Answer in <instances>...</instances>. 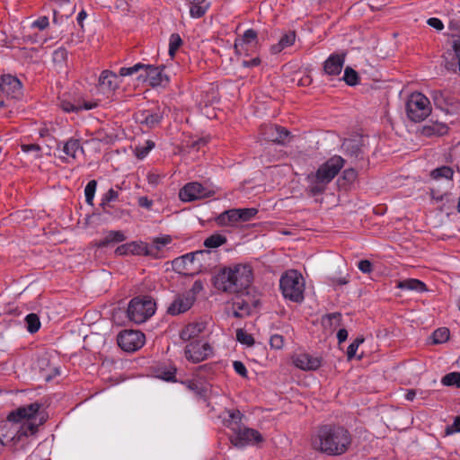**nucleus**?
I'll list each match as a JSON object with an SVG mask.
<instances>
[{"label":"nucleus","instance_id":"nucleus-60","mask_svg":"<svg viewBox=\"0 0 460 460\" xmlns=\"http://www.w3.org/2000/svg\"><path fill=\"white\" fill-rule=\"evenodd\" d=\"M358 267L363 273H370L372 271V264L367 260H362L358 262Z\"/></svg>","mask_w":460,"mask_h":460},{"label":"nucleus","instance_id":"nucleus-5","mask_svg":"<svg viewBox=\"0 0 460 460\" xmlns=\"http://www.w3.org/2000/svg\"><path fill=\"white\" fill-rule=\"evenodd\" d=\"M280 289L285 298L299 303L304 299L305 281L301 273L290 270L279 280Z\"/></svg>","mask_w":460,"mask_h":460},{"label":"nucleus","instance_id":"nucleus-61","mask_svg":"<svg viewBox=\"0 0 460 460\" xmlns=\"http://www.w3.org/2000/svg\"><path fill=\"white\" fill-rule=\"evenodd\" d=\"M138 205L142 208L150 209L153 205V201L149 199L147 197L143 196L138 198Z\"/></svg>","mask_w":460,"mask_h":460},{"label":"nucleus","instance_id":"nucleus-22","mask_svg":"<svg viewBox=\"0 0 460 460\" xmlns=\"http://www.w3.org/2000/svg\"><path fill=\"white\" fill-rule=\"evenodd\" d=\"M146 249L144 242H130L118 246L115 254L118 256L146 255Z\"/></svg>","mask_w":460,"mask_h":460},{"label":"nucleus","instance_id":"nucleus-24","mask_svg":"<svg viewBox=\"0 0 460 460\" xmlns=\"http://www.w3.org/2000/svg\"><path fill=\"white\" fill-rule=\"evenodd\" d=\"M147 66H148V65L137 63L129 67H121L119 69V75L120 76H129V75H137V79L138 82L147 83L148 82V76H147L148 69H146Z\"/></svg>","mask_w":460,"mask_h":460},{"label":"nucleus","instance_id":"nucleus-8","mask_svg":"<svg viewBox=\"0 0 460 460\" xmlns=\"http://www.w3.org/2000/svg\"><path fill=\"white\" fill-rule=\"evenodd\" d=\"M117 341L123 350L136 351L145 344V334L140 331L125 330L119 332Z\"/></svg>","mask_w":460,"mask_h":460},{"label":"nucleus","instance_id":"nucleus-64","mask_svg":"<svg viewBox=\"0 0 460 460\" xmlns=\"http://www.w3.org/2000/svg\"><path fill=\"white\" fill-rule=\"evenodd\" d=\"M175 372H176L175 368H172V369L168 370L167 372L164 373L162 376V378L166 381L172 380L175 376Z\"/></svg>","mask_w":460,"mask_h":460},{"label":"nucleus","instance_id":"nucleus-14","mask_svg":"<svg viewBox=\"0 0 460 460\" xmlns=\"http://www.w3.org/2000/svg\"><path fill=\"white\" fill-rule=\"evenodd\" d=\"M173 270L182 275L193 276L199 274L196 263L191 252L186 253L172 261Z\"/></svg>","mask_w":460,"mask_h":460},{"label":"nucleus","instance_id":"nucleus-29","mask_svg":"<svg viewBox=\"0 0 460 460\" xmlns=\"http://www.w3.org/2000/svg\"><path fill=\"white\" fill-rule=\"evenodd\" d=\"M98 103L96 102H84L83 105L78 103H72L71 102L67 100H60L59 107L65 111V112H77L81 110H93L95 107H97Z\"/></svg>","mask_w":460,"mask_h":460},{"label":"nucleus","instance_id":"nucleus-58","mask_svg":"<svg viewBox=\"0 0 460 460\" xmlns=\"http://www.w3.org/2000/svg\"><path fill=\"white\" fill-rule=\"evenodd\" d=\"M233 367H234V371L241 376L245 377L247 376V369L243 362L234 361Z\"/></svg>","mask_w":460,"mask_h":460},{"label":"nucleus","instance_id":"nucleus-9","mask_svg":"<svg viewBox=\"0 0 460 460\" xmlns=\"http://www.w3.org/2000/svg\"><path fill=\"white\" fill-rule=\"evenodd\" d=\"M230 441L234 447L237 448H244L247 446L262 442L263 437L256 429L242 428L234 430V434L230 438Z\"/></svg>","mask_w":460,"mask_h":460},{"label":"nucleus","instance_id":"nucleus-15","mask_svg":"<svg viewBox=\"0 0 460 460\" xmlns=\"http://www.w3.org/2000/svg\"><path fill=\"white\" fill-rule=\"evenodd\" d=\"M0 89L11 98H18L22 94V84L18 78L11 75H4L0 78Z\"/></svg>","mask_w":460,"mask_h":460},{"label":"nucleus","instance_id":"nucleus-63","mask_svg":"<svg viewBox=\"0 0 460 460\" xmlns=\"http://www.w3.org/2000/svg\"><path fill=\"white\" fill-rule=\"evenodd\" d=\"M347 338H348L347 330H345V329L339 330V332L337 333V339L339 341V343L345 341L347 340Z\"/></svg>","mask_w":460,"mask_h":460},{"label":"nucleus","instance_id":"nucleus-36","mask_svg":"<svg viewBox=\"0 0 460 460\" xmlns=\"http://www.w3.org/2000/svg\"><path fill=\"white\" fill-rule=\"evenodd\" d=\"M257 39V33L254 30L249 29L244 31L242 38L236 39L234 42V49L236 52H240V48H243L244 44H250L255 41Z\"/></svg>","mask_w":460,"mask_h":460},{"label":"nucleus","instance_id":"nucleus-35","mask_svg":"<svg viewBox=\"0 0 460 460\" xmlns=\"http://www.w3.org/2000/svg\"><path fill=\"white\" fill-rule=\"evenodd\" d=\"M196 263V267L198 269L199 273L203 270L207 269L208 264L207 263L210 258V252L207 250H199L191 252Z\"/></svg>","mask_w":460,"mask_h":460},{"label":"nucleus","instance_id":"nucleus-43","mask_svg":"<svg viewBox=\"0 0 460 460\" xmlns=\"http://www.w3.org/2000/svg\"><path fill=\"white\" fill-rule=\"evenodd\" d=\"M22 151L31 155L32 159H39L41 157V147L36 144L22 145Z\"/></svg>","mask_w":460,"mask_h":460},{"label":"nucleus","instance_id":"nucleus-47","mask_svg":"<svg viewBox=\"0 0 460 460\" xmlns=\"http://www.w3.org/2000/svg\"><path fill=\"white\" fill-rule=\"evenodd\" d=\"M236 340L240 343L246 345L248 347L252 346L254 344L253 337L250 333L243 331V329L236 330Z\"/></svg>","mask_w":460,"mask_h":460},{"label":"nucleus","instance_id":"nucleus-7","mask_svg":"<svg viewBox=\"0 0 460 460\" xmlns=\"http://www.w3.org/2000/svg\"><path fill=\"white\" fill-rule=\"evenodd\" d=\"M408 118L412 121H422L430 113V102L429 99L420 93L411 94L406 103Z\"/></svg>","mask_w":460,"mask_h":460},{"label":"nucleus","instance_id":"nucleus-1","mask_svg":"<svg viewBox=\"0 0 460 460\" xmlns=\"http://www.w3.org/2000/svg\"><path fill=\"white\" fill-rule=\"evenodd\" d=\"M41 407L40 403L32 402L9 413L6 423L1 427L2 432L5 429L7 431L2 435L10 440L34 435L47 420Z\"/></svg>","mask_w":460,"mask_h":460},{"label":"nucleus","instance_id":"nucleus-20","mask_svg":"<svg viewBox=\"0 0 460 460\" xmlns=\"http://www.w3.org/2000/svg\"><path fill=\"white\" fill-rule=\"evenodd\" d=\"M262 135L268 141L284 144L288 137V131L279 126L270 125L263 128Z\"/></svg>","mask_w":460,"mask_h":460},{"label":"nucleus","instance_id":"nucleus-30","mask_svg":"<svg viewBox=\"0 0 460 460\" xmlns=\"http://www.w3.org/2000/svg\"><path fill=\"white\" fill-rule=\"evenodd\" d=\"M190 4V14L192 18L202 17L210 6L208 0H186Z\"/></svg>","mask_w":460,"mask_h":460},{"label":"nucleus","instance_id":"nucleus-45","mask_svg":"<svg viewBox=\"0 0 460 460\" xmlns=\"http://www.w3.org/2000/svg\"><path fill=\"white\" fill-rule=\"evenodd\" d=\"M155 147V143L151 140L146 141L144 146H137L135 149V155L137 158L143 159L147 154Z\"/></svg>","mask_w":460,"mask_h":460},{"label":"nucleus","instance_id":"nucleus-41","mask_svg":"<svg viewBox=\"0 0 460 460\" xmlns=\"http://www.w3.org/2000/svg\"><path fill=\"white\" fill-rule=\"evenodd\" d=\"M187 387L194 391L199 395H205L208 390V385L206 383H200L197 380H190L186 383Z\"/></svg>","mask_w":460,"mask_h":460},{"label":"nucleus","instance_id":"nucleus-13","mask_svg":"<svg viewBox=\"0 0 460 460\" xmlns=\"http://www.w3.org/2000/svg\"><path fill=\"white\" fill-rule=\"evenodd\" d=\"M242 295H243V293ZM245 295L247 299H245L243 296H238L233 301L231 311L232 314L236 318H243L250 315L252 309L257 305V301H252L248 296V293Z\"/></svg>","mask_w":460,"mask_h":460},{"label":"nucleus","instance_id":"nucleus-33","mask_svg":"<svg viewBox=\"0 0 460 460\" xmlns=\"http://www.w3.org/2000/svg\"><path fill=\"white\" fill-rule=\"evenodd\" d=\"M448 131V128L447 124L442 122H432L430 124H428L424 126L423 128V134L425 136L430 137V136H444Z\"/></svg>","mask_w":460,"mask_h":460},{"label":"nucleus","instance_id":"nucleus-25","mask_svg":"<svg viewBox=\"0 0 460 460\" xmlns=\"http://www.w3.org/2000/svg\"><path fill=\"white\" fill-rule=\"evenodd\" d=\"M343 65L344 56L332 54L324 62L323 70L328 75H338L341 74Z\"/></svg>","mask_w":460,"mask_h":460},{"label":"nucleus","instance_id":"nucleus-2","mask_svg":"<svg viewBox=\"0 0 460 460\" xmlns=\"http://www.w3.org/2000/svg\"><path fill=\"white\" fill-rule=\"evenodd\" d=\"M252 270L248 264H236L222 270L215 278V286L224 292L243 294L252 284Z\"/></svg>","mask_w":460,"mask_h":460},{"label":"nucleus","instance_id":"nucleus-62","mask_svg":"<svg viewBox=\"0 0 460 460\" xmlns=\"http://www.w3.org/2000/svg\"><path fill=\"white\" fill-rule=\"evenodd\" d=\"M261 64V59L259 58H254L251 60H244L242 63V66L244 67H252V66H257Z\"/></svg>","mask_w":460,"mask_h":460},{"label":"nucleus","instance_id":"nucleus-53","mask_svg":"<svg viewBox=\"0 0 460 460\" xmlns=\"http://www.w3.org/2000/svg\"><path fill=\"white\" fill-rule=\"evenodd\" d=\"M270 345L272 349H280L284 346V338L282 335L274 334L270 339Z\"/></svg>","mask_w":460,"mask_h":460},{"label":"nucleus","instance_id":"nucleus-11","mask_svg":"<svg viewBox=\"0 0 460 460\" xmlns=\"http://www.w3.org/2000/svg\"><path fill=\"white\" fill-rule=\"evenodd\" d=\"M213 353L211 346L207 342H190L185 347V358L191 363H199L208 358Z\"/></svg>","mask_w":460,"mask_h":460},{"label":"nucleus","instance_id":"nucleus-59","mask_svg":"<svg viewBox=\"0 0 460 460\" xmlns=\"http://www.w3.org/2000/svg\"><path fill=\"white\" fill-rule=\"evenodd\" d=\"M427 23L430 27L434 28L437 31H442L444 28V24H443L442 21L438 18H435V17L429 18L427 21Z\"/></svg>","mask_w":460,"mask_h":460},{"label":"nucleus","instance_id":"nucleus-34","mask_svg":"<svg viewBox=\"0 0 460 460\" xmlns=\"http://www.w3.org/2000/svg\"><path fill=\"white\" fill-rule=\"evenodd\" d=\"M296 40V34L294 31L285 33L279 40V42L271 47V51L275 54L281 52L284 49L292 46Z\"/></svg>","mask_w":460,"mask_h":460},{"label":"nucleus","instance_id":"nucleus-49","mask_svg":"<svg viewBox=\"0 0 460 460\" xmlns=\"http://www.w3.org/2000/svg\"><path fill=\"white\" fill-rule=\"evenodd\" d=\"M448 338L449 331L447 328H438L432 334L434 343L445 342L448 340Z\"/></svg>","mask_w":460,"mask_h":460},{"label":"nucleus","instance_id":"nucleus-44","mask_svg":"<svg viewBox=\"0 0 460 460\" xmlns=\"http://www.w3.org/2000/svg\"><path fill=\"white\" fill-rule=\"evenodd\" d=\"M226 242V238L221 234H213L204 241V245L208 248H217Z\"/></svg>","mask_w":460,"mask_h":460},{"label":"nucleus","instance_id":"nucleus-37","mask_svg":"<svg viewBox=\"0 0 460 460\" xmlns=\"http://www.w3.org/2000/svg\"><path fill=\"white\" fill-rule=\"evenodd\" d=\"M454 171L449 166H441L434 169L430 172V177L434 180L445 179L450 181L453 179Z\"/></svg>","mask_w":460,"mask_h":460},{"label":"nucleus","instance_id":"nucleus-38","mask_svg":"<svg viewBox=\"0 0 460 460\" xmlns=\"http://www.w3.org/2000/svg\"><path fill=\"white\" fill-rule=\"evenodd\" d=\"M227 416L224 418V423L227 428L235 430L234 425L239 423L242 420V413L238 410H231L226 411Z\"/></svg>","mask_w":460,"mask_h":460},{"label":"nucleus","instance_id":"nucleus-55","mask_svg":"<svg viewBox=\"0 0 460 460\" xmlns=\"http://www.w3.org/2000/svg\"><path fill=\"white\" fill-rule=\"evenodd\" d=\"M49 24V18L47 16H41L31 23V27L43 31Z\"/></svg>","mask_w":460,"mask_h":460},{"label":"nucleus","instance_id":"nucleus-56","mask_svg":"<svg viewBox=\"0 0 460 460\" xmlns=\"http://www.w3.org/2000/svg\"><path fill=\"white\" fill-rule=\"evenodd\" d=\"M66 57H67V52L65 49L59 48L53 52V60L55 62L64 61L66 58Z\"/></svg>","mask_w":460,"mask_h":460},{"label":"nucleus","instance_id":"nucleus-57","mask_svg":"<svg viewBox=\"0 0 460 460\" xmlns=\"http://www.w3.org/2000/svg\"><path fill=\"white\" fill-rule=\"evenodd\" d=\"M202 289H203V285H202L201 281L197 280L193 283L192 287L190 289L185 290V292L191 293L193 296L194 301H195L197 294L199 293Z\"/></svg>","mask_w":460,"mask_h":460},{"label":"nucleus","instance_id":"nucleus-12","mask_svg":"<svg viewBox=\"0 0 460 460\" xmlns=\"http://www.w3.org/2000/svg\"><path fill=\"white\" fill-rule=\"evenodd\" d=\"M194 302L191 293H186L185 291L177 293L168 306L167 313L171 315L183 314L191 308Z\"/></svg>","mask_w":460,"mask_h":460},{"label":"nucleus","instance_id":"nucleus-50","mask_svg":"<svg viewBox=\"0 0 460 460\" xmlns=\"http://www.w3.org/2000/svg\"><path fill=\"white\" fill-rule=\"evenodd\" d=\"M343 80L349 85H356L358 80V73L350 67H346L344 70Z\"/></svg>","mask_w":460,"mask_h":460},{"label":"nucleus","instance_id":"nucleus-6","mask_svg":"<svg viewBox=\"0 0 460 460\" xmlns=\"http://www.w3.org/2000/svg\"><path fill=\"white\" fill-rule=\"evenodd\" d=\"M155 310V302L150 296H137L128 303L127 315L131 322L140 324L152 317Z\"/></svg>","mask_w":460,"mask_h":460},{"label":"nucleus","instance_id":"nucleus-17","mask_svg":"<svg viewBox=\"0 0 460 460\" xmlns=\"http://www.w3.org/2000/svg\"><path fill=\"white\" fill-rule=\"evenodd\" d=\"M293 363L297 368L305 371H313L322 366V358L307 353H300L294 356Z\"/></svg>","mask_w":460,"mask_h":460},{"label":"nucleus","instance_id":"nucleus-39","mask_svg":"<svg viewBox=\"0 0 460 460\" xmlns=\"http://www.w3.org/2000/svg\"><path fill=\"white\" fill-rule=\"evenodd\" d=\"M441 384L445 386H456L460 388V372H451L444 376Z\"/></svg>","mask_w":460,"mask_h":460},{"label":"nucleus","instance_id":"nucleus-19","mask_svg":"<svg viewBox=\"0 0 460 460\" xmlns=\"http://www.w3.org/2000/svg\"><path fill=\"white\" fill-rule=\"evenodd\" d=\"M118 85L119 82L116 74L109 70H104L102 72L98 82L100 92L104 94H109L112 93L118 87Z\"/></svg>","mask_w":460,"mask_h":460},{"label":"nucleus","instance_id":"nucleus-48","mask_svg":"<svg viewBox=\"0 0 460 460\" xmlns=\"http://www.w3.org/2000/svg\"><path fill=\"white\" fill-rule=\"evenodd\" d=\"M181 39L179 34L173 33L170 36L169 39V55L172 58L175 55V52L181 45Z\"/></svg>","mask_w":460,"mask_h":460},{"label":"nucleus","instance_id":"nucleus-28","mask_svg":"<svg viewBox=\"0 0 460 460\" xmlns=\"http://www.w3.org/2000/svg\"><path fill=\"white\" fill-rule=\"evenodd\" d=\"M148 84L151 86H159L169 81V78L163 73V69L157 66L148 65Z\"/></svg>","mask_w":460,"mask_h":460},{"label":"nucleus","instance_id":"nucleus-42","mask_svg":"<svg viewBox=\"0 0 460 460\" xmlns=\"http://www.w3.org/2000/svg\"><path fill=\"white\" fill-rule=\"evenodd\" d=\"M97 188V181L95 180L90 181L84 188L85 201L88 205H93V199Z\"/></svg>","mask_w":460,"mask_h":460},{"label":"nucleus","instance_id":"nucleus-40","mask_svg":"<svg viewBox=\"0 0 460 460\" xmlns=\"http://www.w3.org/2000/svg\"><path fill=\"white\" fill-rule=\"evenodd\" d=\"M27 330L31 333H34L40 328V321L36 314H30L25 317Z\"/></svg>","mask_w":460,"mask_h":460},{"label":"nucleus","instance_id":"nucleus-31","mask_svg":"<svg viewBox=\"0 0 460 460\" xmlns=\"http://www.w3.org/2000/svg\"><path fill=\"white\" fill-rule=\"evenodd\" d=\"M126 240V235L122 231L111 230L105 233L103 238L99 242V247H106L110 244L121 243Z\"/></svg>","mask_w":460,"mask_h":460},{"label":"nucleus","instance_id":"nucleus-27","mask_svg":"<svg viewBox=\"0 0 460 460\" xmlns=\"http://www.w3.org/2000/svg\"><path fill=\"white\" fill-rule=\"evenodd\" d=\"M207 326V323L204 321H198L188 324L181 332V338L184 341H189L197 338L202 333Z\"/></svg>","mask_w":460,"mask_h":460},{"label":"nucleus","instance_id":"nucleus-18","mask_svg":"<svg viewBox=\"0 0 460 460\" xmlns=\"http://www.w3.org/2000/svg\"><path fill=\"white\" fill-rule=\"evenodd\" d=\"M163 119V112L160 108L140 110L136 113V119L140 124L153 128L160 123Z\"/></svg>","mask_w":460,"mask_h":460},{"label":"nucleus","instance_id":"nucleus-21","mask_svg":"<svg viewBox=\"0 0 460 460\" xmlns=\"http://www.w3.org/2000/svg\"><path fill=\"white\" fill-rule=\"evenodd\" d=\"M171 242L172 238L169 235L155 238L150 244L146 243V255L154 258L161 257L164 248Z\"/></svg>","mask_w":460,"mask_h":460},{"label":"nucleus","instance_id":"nucleus-10","mask_svg":"<svg viewBox=\"0 0 460 460\" xmlns=\"http://www.w3.org/2000/svg\"><path fill=\"white\" fill-rule=\"evenodd\" d=\"M214 194V190L204 187L199 182L194 181L184 185L179 192V197L181 200L184 202H190L196 199L208 198Z\"/></svg>","mask_w":460,"mask_h":460},{"label":"nucleus","instance_id":"nucleus-16","mask_svg":"<svg viewBox=\"0 0 460 460\" xmlns=\"http://www.w3.org/2000/svg\"><path fill=\"white\" fill-rule=\"evenodd\" d=\"M58 150L63 154L59 155V158L63 162L69 163L76 158L77 153L83 151V147L78 139L72 137L64 143L58 144Z\"/></svg>","mask_w":460,"mask_h":460},{"label":"nucleus","instance_id":"nucleus-3","mask_svg":"<svg viewBox=\"0 0 460 460\" xmlns=\"http://www.w3.org/2000/svg\"><path fill=\"white\" fill-rule=\"evenodd\" d=\"M351 444L349 432L342 427H323L318 431L314 447L329 456L344 454Z\"/></svg>","mask_w":460,"mask_h":460},{"label":"nucleus","instance_id":"nucleus-26","mask_svg":"<svg viewBox=\"0 0 460 460\" xmlns=\"http://www.w3.org/2000/svg\"><path fill=\"white\" fill-rule=\"evenodd\" d=\"M216 223L219 226H234L239 220L238 208L226 210L216 217Z\"/></svg>","mask_w":460,"mask_h":460},{"label":"nucleus","instance_id":"nucleus-23","mask_svg":"<svg viewBox=\"0 0 460 460\" xmlns=\"http://www.w3.org/2000/svg\"><path fill=\"white\" fill-rule=\"evenodd\" d=\"M453 53L448 52L445 57V66L448 70L460 73V38L455 39L452 44Z\"/></svg>","mask_w":460,"mask_h":460},{"label":"nucleus","instance_id":"nucleus-32","mask_svg":"<svg viewBox=\"0 0 460 460\" xmlns=\"http://www.w3.org/2000/svg\"><path fill=\"white\" fill-rule=\"evenodd\" d=\"M396 288L416 292H424L427 290L425 283L417 279H407L401 280L396 284Z\"/></svg>","mask_w":460,"mask_h":460},{"label":"nucleus","instance_id":"nucleus-4","mask_svg":"<svg viewBox=\"0 0 460 460\" xmlns=\"http://www.w3.org/2000/svg\"><path fill=\"white\" fill-rule=\"evenodd\" d=\"M344 166V159L340 155H333L323 164L314 174L309 175L310 191L315 195L324 190L325 186L332 181Z\"/></svg>","mask_w":460,"mask_h":460},{"label":"nucleus","instance_id":"nucleus-51","mask_svg":"<svg viewBox=\"0 0 460 460\" xmlns=\"http://www.w3.org/2000/svg\"><path fill=\"white\" fill-rule=\"evenodd\" d=\"M119 198V192L113 189H110L102 197L101 200V206L105 208L106 206L111 202L115 201Z\"/></svg>","mask_w":460,"mask_h":460},{"label":"nucleus","instance_id":"nucleus-52","mask_svg":"<svg viewBox=\"0 0 460 460\" xmlns=\"http://www.w3.org/2000/svg\"><path fill=\"white\" fill-rule=\"evenodd\" d=\"M363 341L364 339L358 337L348 347L347 355L349 359L352 358L356 355L358 346L363 343Z\"/></svg>","mask_w":460,"mask_h":460},{"label":"nucleus","instance_id":"nucleus-54","mask_svg":"<svg viewBox=\"0 0 460 460\" xmlns=\"http://www.w3.org/2000/svg\"><path fill=\"white\" fill-rule=\"evenodd\" d=\"M162 178H163V175L155 171H151V172H148V173H147L148 183L153 186H156L157 184H159Z\"/></svg>","mask_w":460,"mask_h":460},{"label":"nucleus","instance_id":"nucleus-46","mask_svg":"<svg viewBox=\"0 0 460 460\" xmlns=\"http://www.w3.org/2000/svg\"><path fill=\"white\" fill-rule=\"evenodd\" d=\"M240 222H247L255 217L258 209L255 208H238Z\"/></svg>","mask_w":460,"mask_h":460}]
</instances>
